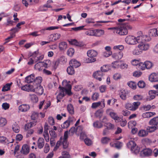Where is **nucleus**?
I'll list each match as a JSON object with an SVG mask.
<instances>
[{"mask_svg": "<svg viewBox=\"0 0 158 158\" xmlns=\"http://www.w3.org/2000/svg\"><path fill=\"white\" fill-rule=\"evenodd\" d=\"M62 85L65 87H61L60 86L59 87V93L57 96V102L60 101V99H62L65 94L70 96L73 94L71 91V86L69 84L66 80H64L62 82Z\"/></svg>", "mask_w": 158, "mask_h": 158, "instance_id": "1", "label": "nucleus"}, {"mask_svg": "<svg viewBox=\"0 0 158 158\" xmlns=\"http://www.w3.org/2000/svg\"><path fill=\"white\" fill-rule=\"evenodd\" d=\"M132 28V27L128 23H125L115 28L114 32H115L119 35H125L128 33V30H131Z\"/></svg>", "mask_w": 158, "mask_h": 158, "instance_id": "2", "label": "nucleus"}, {"mask_svg": "<svg viewBox=\"0 0 158 158\" xmlns=\"http://www.w3.org/2000/svg\"><path fill=\"white\" fill-rule=\"evenodd\" d=\"M30 56H32L33 58V59L30 58V64H32L34 62L42 60L44 57V56L43 55H40L38 49L32 53L30 55Z\"/></svg>", "mask_w": 158, "mask_h": 158, "instance_id": "3", "label": "nucleus"}, {"mask_svg": "<svg viewBox=\"0 0 158 158\" xmlns=\"http://www.w3.org/2000/svg\"><path fill=\"white\" fill-rule=\"evenodd\" d=\"M42 80L41 77H39V78L35 81V82L33 83L32 84H30V91L35 92L36 89L39 86L40 84L41 83Z\"/></svg>", "mask_w": 158, "mask_h": 158, "instance_id": "4", "label": "nucleus"}, {"mask_svg": "<svg viewBox=\"0 0 158 158\" xmlns=\"http://www.w3.org/2000/svg\"><path fill=\"white\" fill-rule=\"evenodd\" d=\"M125 41L128 44L133 45L136 44V38L132 36H127L125 39Z\"/></svg>", "mask_w": 158, "mask_h": 158, "instance_id": "5", "label": "nucleus"}, {"mask_svg": "<svg viewBox=\"0 0 158 158\" xmlns=\"http://www.w3.org/2000/svg\"><path fill=\"white\" fill-rule=\"evenodd\" d=\"M60 36V34L56 33L53 34H51L48 37L49 40L50 41H54L59 39Z\"/></svg>", "mask_w": 158, "mask_h": 158, "instance_id": "6", "label": "nucleus"}, {"mask_svg": "<svg viewBox=\"0 0 158 158\" xmlns=\"http://www.w3.org/2000/svg\"><path fill=\"white\" fill-rule=\"evenodd\" d=\"M29 148L28 145L26 144L23 145L22 148L20 150L21 153L26 155L29 152Z\"/></svg>", "mask_w": 158, "mask_h": 158, "instance_id": "7", "label": "nucleus"}, {"mask_svg": "<svg viewBox=\"0 0 158 158\" xmlns=\"http://www.w3.org/2000/svg\"><path fill=\"white\" fill-rule=\"evenodd\" d=\"M138 45L139 46V47L141 49L142 52L143 51H146L148 50L150 47L149 44L144 42L140 43Z\"/></svg>", "mask_w": 158, "mask_h": 158, "instance_id": "8", "label": "nucleus"}, {"mask_svg": "<svg viewBox=\"0 0 158 158\" xmlns=\"http://www.w3.org/2000/svg\"><path fill=\"white\" fill-rule=\"evenodd\" d=\"M103 74V73L102 71L99 70L94 73L93 74V76L99 81H101L102 80V77Z\"/></svg>", "mask_w": 158, "mask_h": 158, "instance_id": "9", "label": "nucleus"}, {"mask_svg": "<svg viewBox=\"0 0 158 158\" xmlns=\"http://www.w3.org/2000/svg\"><path fill=\"white\" fill-rule=\"evenodd\" d=\"M87 56L92 59H96L95 57L98 55V52L94 50H89L87 51Z\"/></svg>", "mask_w": 158, "mask_h": 158, "instance_id": "10", "label": "nucleus"}, {"mask_svg": "<svg viewBox=\"0 0 158 158\" xmlns=\"http://www.w3.org/2000/svg\"><path fill=\"white\" fill-rule=\"evenodd\" d=\"M149 97L148 99L151 100L154 98L156 96H158V93L157 90H151L149 91Z\"/></svg>", "mask_w": 158, "mask_h": 158, "instance_id": "11", "label": "nucleus"}, {"mask_svg": "<svg viewBox=\"0 0 158 158\" xmlns=\"http://www.w3.org/2000/svg\"><path fill=\"white\" fill-rule=\"evenodd\" d=\"M69 64L70 66L74 68H76L79 66L81 64L75 59H72L69 62Z\"/></svg>", "mask_w": 158, "mask_h": 158, "instance_id": "12", "label": "nucleus"}, {"mask_svg": "<svg viewBox=\"0 0 158 158\" xmlns=\"http://www.w3.org/2000/svg\"><path fill=\"white\" fill-rule=\"evenodd\" d=\"M149 79L151 82H157L158 81V75L156 73H152L150 75Z\"/></svg>", "mask_w": 158, "mask_h": 158, "instance_id": "13", "label": "nucleus"}, {"mask_svg": "<svg viewBox=\"0 0 158 158\" xmlns=\"http://www.w3.org/2000/svg\"><path fill=\"white\" fill-rule=\"evenodd\" d=\"M142 52L141 50L139 47L138 45L134 48L132 51V53L135 55H139L141 54Z\"/></svg>", "mask_w": 158, "mask_h": 158, "instance_id": "14", "label": "nucleus"}, {"mask_svg": "<svg viewBox=\"0 0 158 158\" xmlns=\"http://www.w3.org/2000/svg\"><path fill=\"white\" fill-rule=\"evenodd\" d=\"M158 129V126L151 125V126L147 127L146 130L148 133V132L151 133L154 132Z\"/></svg>", "mask_w": 158, "mask_h": 158, "instance_id": "15", "label": "nucleus"}, {"mask_svg": "<svg viewBox=\"0 0 158 158\" xmlns=\"http://www.w3.org/2000/svg\"><path fill=\"white\" fill-rule=\"evenodd\" d=\"M72 121V120L69 118L68 120L64 122V123L61 125V127L63 129L68 128L69 127Z\"/></svg>", "mask_w": 158, "mask_h": 158, "instance_id": "16", "label": "nucleus"}, {"mask_svg": "<svg viewBox=\"0 0 158 158\" xmlns=\"http://www.w3.org/2000/svg\"><path fill=\"white\" fill-rule=\"evenodd\" d=\"M149 124L151 125L158 126V117H155L151 119L149 122Z\"/></svg>", "mask_w": 158, "mask_h": 158, "instance_id": "17", "label": "nucleus"}, {"mask_svg": "<svg viewBox=\"0 0 158 158\" xmlns=\"http://www.w3.org/2000/svg\"><path fill=\"white\" fill-rule=\"evenodd\" d=\"M152 153V151L150 149H145L142 151L141 152V155L144 154L145 156H149Z\"/></svg>", "mask_w": 158, "mask_h": 158, "instance_id": "18", "label": "nucleus"}, {"mask_svg": "<svg viewBox=\"0 0 158 158\" xmlns=\"http://www.w3.org/2000/svg\"><path fill=\"white\" fill-rule=\"evenodd\" d=\"M59 48L61 51L65 50L67 47V43L65 42H62L59 44Z\"/></svg>", "mask_w": 158, "mask_h": 158, "instance_id": "19", "label": "nucleus"}, {"mask_svg": "<svg viewBox=\"0 0 158 158\" xmlns=\"http://www.w3.org/2000/svg\"><path fill=\"white\" fill-rule=\"evenodd\" d=\"M43 65L41 62H39L35 65L34 68L35 70L40 71L43 69Z\"/></svg>", "mask_w": 158, "mask_h": 158, "instance_id": "20", "label": "nucleus"}, {"mask_svg": "<svg viewBox=\"0 0 158 158\" xmlns=\"http://www.w3.org/2000/svg\"><path fill=\"white\" fill-rule=\"evenodd\" d=\"M38 146L39 148L41 149L43 147L44 144V141L42 138H39L38 141Z\"/></svg>", "mask_w": 158, "mask_h": 158, "instance_id": "21", "label": "nucleus"}, {"mask_svg": "<svg viewBox=\"0 0 158 158\" xmlns=\"http://www.w3.org/2000/svg\"><path fill=\"white\" fill-rule=\"evenodd\" d=\"M95 36L97 37H100L104 34V31L102 29L95 30Z\"/></svg>", "mask_w": 158, "mask_h": 158, "instance_id": "22", "label": "nucleus"}, {"mask_svg": "<svg viewBox=\"0 0 158 158\" xmlns=\"http://www.w3.org/2000/svg\"><path fill=\"white\" fill-rule=\"evenodd\" d=\"M109 114L112 118L115 120L116 122H119V119H121L120 118V117H118L116 113L113 112H110Z\"/></svg>", "mask_w": 158, "mask_h": 158, "instance_id": "23", "label": "nucleus"}, {"mask_svg": "<svg viewBox=\"0 0 158 158\" xmlns=\"http://www.w3.org/2000/svg\"><path fill=\"white\" fill-rule=\"evenodd\" d=\"M102 103L103 105V106H102V108L104 107L105 106V102L104 100H103L101 102H94L93 103L92 106V107L93 108H96L98 107V106L101 105Z\"/></svg>", "mask_w": 158, "mask_h": 158, "instance_id": "24", "label": "nucleus"}, {"mask_svg": "<svg viewBox=\"0 0 158 158\" xmlns=\"http://www.w3.org/2000/svg\"><path fill=\"white\" fill-rule=\"evenodd\" d=\"M155 114V112H148L143 113L142 114V117L144 118H149Z\"/></svg>", "mask_w": 158, "mask_h": 158, "instance_id": "25", "label": "nucleus"}, {"mask_svg": "<svg viewBox=\"0 0 158 158\" xmlns=\"http://www.w3.org/2000/svg\"><path fill=\"white\" fill-rule=\"evenodd\" d=\"M138 135L140 137H144L146 136L148 134L147 131L144 130H141L139 131Z\"/></svg>", "mask_w": 158, "mask_h": 158, "instance_id": "26", "label": "nucleus"}, {"mask_svg": "<svg viewBox=\"0 0 158 158\" xmlns=\"http://www.w3.org/2000/svg\"><path fill=\"white\" fill-rule=\"evenodd\" d=\"M44 92V89L42 86H41L40 84L39 86L37 87L36 89V90L35 92L38 94L41 95Z\"/></svg>", "mask_w": 158, "mask_h": 158, "instance_id": "27", "label": "nucleus"}, {"mask_svg": "<svg viewBox=\"0 0 158 158\" xmlns=\"http://www.w3.org/2000/svg\"><path fill=\"white\" fill-rule=\"evenodd\" d=\"M12 129L13 131L15 133H18L20 131V127L16 123H14L12 126Z\"/></svg>", "mask_w": 158, "mask_h": 158, "instance_id": "28", "label": "nucleus"}, {"mask_svg": "<svg viewBox=\"0 0 158 158\" xmlns=\"http://www.w3.org/2000/svg\"><path fill=\"white\" fill-rule=\"evenodd\" d=\"M136 144L133 141H129L127 144V146L128 148H130L131 150H132L134 149V147H135Z\"/></svg>", "mask_w": 158, "mask_h": 158, "instance_id": "29", "label": "nucleus"}, {"mask_svg": "<svg viewBox=\"0 0 158 158\" xmlns=\"http://www.w3.org/2000/svg\"><path fill=\"white\" fill-rule=\"evenodd\" d=\"M7 123V120L5 118L0 117V127L4 126Z\"/></svg>", "mask_w": 158, "mask_h": 158, "instance_id": "30", "label": "nucleus"}, {"mask_svg": "<svg viewBox=\"0 0 158 158\" xmlns=\"http://www.w3.org/2000/svg\"><path fill=\"white\" fill-rule=\"evenodd\" d=\"M67 71L68 74L70 75L73 74L75 72L74 68L71 66L68 67Z\"/></svg>", "mask_w": 158, "mask_h": 158, "instance_id": "31", "label": "nucleus"}, {"mask_svg": "<svg viewBox=\"0 0 158 158\" xmlns=\"http://www.w3.org/2000/svg\"><path fill=\"white\" fill-rule=\"evenodd\" d=\"M93 126L95 128H100L102 127L103 125L101 122L98 121H96L94 123Z\"/></svg>", "mask_w": 158, "mask_h": 158, "instance_id": "32", "label": "nucleus"}, {"mask_svg": "<svg viewBox=\"0 0 158 158\" xmlns=\"http://www.w3.org/2000/svg\"><path fill=\"white\" fill-rule=\"evenodd\" d=\"M149 36H156L157 35V31L156 28L150 30L149 31Z\"/></svg>", "mask_w": 158, "mask_h": 158, "instance_id": "33", "label": "nucleus"}, {"mask_svg": "<svg viewBox=\"0 0 158 158\" xmlns=\"http://www.w3.org/2000/svg\"><path fill=\"white\" fill-rule=\"evenodd\" d=\"M123 116H121L120 117V118L121 119H119V122H120L121 126L123 127L126 125L127 122L125 119H123Z\"/></svg>", "mask_w": 158, "mask_h": 158, "instance_id": "34", "label": "nucleus"}, {"mask_svg": "<svg viewBox=\"0 0 158 158\" xmlns=\"http://www.w3.org/2000/svg\"><path fill=\"white\" fill-rule=\"evenodd\" d=\"M103 111L102 109H99L95 113V116L97 118H100L103 114Z\"/></svg>", "mask_w": 158, "mask_h": 158, "instance_id": "35", "label": "nucleus"}, {"mask_svg": "<svg viewBox=\"0 0 158 158\" xmlns=\"http://www.w3.org/2000/svg\"><path fill=\"white\" fill-rule=\"evenodd\" d=\"M127 85L131 88L135 89L136 87V84L133 81H130L127 83Z\"/></svg>", "mask_w": 158, "mask_h": 158, "instance_id": "36", "label": "nucleus"}, {"mask_svg": "<svg viewBox=\"0 0 158 158\" xmlns=\"http://www.w3.org/2000/svg\"><path fill=\"white\" fill-rule=\"evenodd\" d=\"M143 37V42H147L150 41L151 40V38L149 36L147 35H142Z\"/></svg>", "mask_w": 158, "mask_h": 158, "instance_id": "37", "label": "nucleus"}, {"mask_svg": "<svg viewBox=\"0 0 158 158\" xmlns=\"http://www.w3.org/2000/svg\"><path fill=\"white\" fill-rule=\"evenodd\" d=\"M30 98L31 101L34 103H36L38 101V98L35 95H31Z\"/></svg>", "mask_w": 158, "mask_h": 158, "instance_id": "38", "label": "nucleus"}, {"mask_svg": "<svg viewBox=\"0 0 158 158\" xmlns=\"http://www.w3.org/2000/svg\"><path fill=\"white\" fill-rule=\"evenodd\" d=\"M60 140L62 144L63 148L65 149L66 148L68 145L67 140L60 139Z\"/></svg>", "mask_w": 158, "mask_h": 158, "instance_id": "39", "label": "nucleus"}, {"mask_svg": "<svg viewBox=\"0 0 158 158\" xmlns=\"http://www.w3.org/2000/svg\"><path fill=\"white\" fill-rule=\"evenodd\" d=\"M70 43L76 46H81V44L77 41L75 40H71L69 41Z\"/></svg>", "mask_w": 158, "mask_h": 158, "instance_id": "40", "label": "nucleus"}, {"mask_svg": "<svg viewBox=\"0 0 158 158\" xmlns=\"http://www.w3.org/2000/svg\"><path fill=\"white\" fill-rule=\"evenodd\" d=\"M121 93L120 94V97L123 100H125L126 99V93L124 90H122L121 91Z\"/></svg>", "mask_w": 158, "mask_h": 158, "instance_id": "41", "label": "nucleus"}, {"mask_svg": "<svg viewBox=\"0 0 158 158\" xmlns=\"http://www.w3.org/2000/svg\"><path fill=\"white\" fill-rule=\"evenodd\" d=\"M144 63L145 65V67L147 69H150L153 66L152 63L150 61H147Z\"/></svg>", "mask_w": 158, "mask_h": 158, "instance_id": "42", "label": "nucleus"}, {"mask_svg": "<svg viewBox=\"0 0 158 158\" xmlns=\"http://www.w3.org/2000/svg\"><path fill=\"white\" fill-rule=\"evenodd\" d=\"M11 84L7 83L3 86L2 89L3 91H6L10 89Z\"/></svg>", "mask_w": 158, "mask_h": 158, "instance_id": "43", "label": "nucleus"}, {"mask_svg": "<svg viewBox=\"0 0 158 158\" xmlns=\"http://www.w3.org/2000/svg\"><path fill=\"white\" fill-rule=\"evenodd\" d=\"M95 30H89L85 32L86 35L90 36H95Z\"/></svg>", "mask_w": 158, "mask_h": 158, "instance_id": "44", "label": "nucleus"}, {"mask_svg": "<svg viewBox=\"0 0 158 158\" xmlns=\"http://www.w3.org/2000/svg\"><path fill=\"white\" fill-rule=\"evenodd\" d=\"M109 69V67L108 65H104L101 68V71L103 72H106Z\"/></svg>", "mask_w": 158, "mask_h": 158, "instance_id": "45", "label": "nucleus"}, {"mask_svg": "<svg viewBox=\"0 0 158 158\" xmlns=\"http://www.w3.org/2000/svg\"><path fill=\"white\" fill-rule=\"evenodd\" d=\"M39 77L35 78L34 74H33L30 75V83L32 82H35V81L39 78Z\"/></svg>", "mask_w": 158, "mask_h": 158, "instance_id": "46", "label": "nucleus"}, {"mask_svg": "<svg viewBox=\"0 0 158 158\" xmlns=\"http://www.w3.org/2000/svg\"><path fill=\"white\" fill-rule=\"evenodd\" d=\"M14 22L12 20H11L10 18H8L7 19V22L5 23V24L6 26L12 25L13 23Z\"/></svg>", "mask_w": 158, "mask_h": 158, "instance_id": "47", "label": "nucleus"}, {"mask_svg": "<svg viewBox=\"0 0 158 158\" xmlns=\"http://www.w3.org/2000/svg\"><path fill=\"white\" fill-rule=\"evenodd\" d=\"M138 66V68L142 70H144L146 68L145 63L139 62Z\"/></svg>", "mask_w": 158, "mask_h": 158, "instance_id": "48", "label": "nucleus"}, {"mask_svg": "<svg viewBox=\"0 0 158 158\" xmlns=\"http://www.w3.org/2000/svg\"><path fill=\"white\" fill-rule=\"evenodd\" d=\"M21 89L23 90L29 92L30 91V84L25 85L22 86Z\"/></svg>", "mask_w": 158, "mask_h": 158, "instance_id": "49", "label": "nucleus"}, {"mask_svg": "<svg viewBox=\"0 0 158 158\" xmlns=\"http://www.w3.org/2000/svg\"><path fill=\"white\" fill-rule=\"evenodd\" d=\"M105 126L109 130L113 129L114 127V125L110 123H106V125Z\"/></svg>", "mask_w": 158, "mask_h": 158, "instance_id": "50", "label": "nucleus"}, {"mask_svg": "<svg viewBox=\"0 0 158 158\" xmlns=\"http://www.w3.org/2000/svg\"><path fill=\"white\" fill-rule=\"evenodd\" d=\"M119 62L118 61H115L112 63V67L114 68H117L119 66Z\"/></svg>", "mask_w": 158, "mask_h": 158, "instance_id": "51", "label": "nucleus"}, {"mask_svg": "<svg viewBox=\"0 0 158 158\" xmlns=\"http://www.w3.org/2000/svg\"><path fill=\"white\" fill-rule=\"evenodd\" d=\"M110 139L107 137L102 138L101 140L102 143L103 144H106L109 141Z\"/></svg>", "mask_w": 158, "mask_h": 158, "instance_id": "52", "label": "nucleus"}, {"mask_svg": "<svg viewBox=\"0 0 158 158\" xmlns=\"http://www.w3.org/2000/svg\"><path fill=\"white\" fill-rule=\"evenodd\" d=\"M84 141L85 144L88 146H90L92 144L91 140L88 138H85Z\"/></svg>", "mask_w": 158, "mask_h": 158, "instance_id": "53", "label": "nucleus"}, {"mask_svg": "<svg viewBox=\"0 0 158 158\" xmlns=\"http://www.w3.org/2000/svg\"><path fill=\"white\" fill-rule=\"evenodd\" d=\"M96 61V59H92L89 57L86 58L85 61L86 63H90L94 62Z\"/></svg>", "mask_w": 158, "mask_h": 158, "instance_id": "54", "label": "nucleus"}, {"mask_svg": "<svg viewBox=\"0 0 158 158\" xmlns=\"http://www.w3.org/2000/svg\"><path fill=\"white\" fill-rule=\"evenodd\" d=\"M134 149L131 150V151L133 152H134L135 154H137L139 153L140 151L139 148L136 145L135 146V147H134Z\"/></svg>", "mask_w": 158, "mask_h": 158, "instance_id": "55", "label": "nucleus"}, {"mask_svg": "<svg viewBox=\"0 0 158 158\" xmlns=\"http://www.w3.org/2000/svg\"><path fill=\"white\" fill-rule=\"evenodd\" d=\"M58 60L59 62L63 64L66 63V59L64 56H61Z\"/></svg>", "mask_w": 158, "mask_h": 158, "instance_id": "56", "label": "nucleus"}, {"mask_svg": "<svg viewBox=\"0 0 158 158\" xmlns=\"http://www.w3.org/2000/svg\"><path fill=\"white\" fill-rule=\"evenodd\" d=\"M50 150V147L49 144L46 143L44 148V152L45 153H48Z\"/></svg>", "mask_w": 158, "mask_h": 158, "instance_id": "57", "label": "nucleus"}, {"mask_svg": "<svg viewBox=\"0 0 158 158\" xmlns=\"http://www.w3.org/2000/svg\"><path fill=\"white\" fill-rule=\"evenodd\" d=\"M99 95L98 93H95L93 94L92 96V98L94 101L96 100L99 97Z\"/></svg>", "mask_w": 158, "mask_h": 158, "instance_id": "58", "label": "nucleus"}, {"mask_svg": "<svg viewBox=\"0 0 158 158\" xmlns=\"http://www.w3.org/2000/svg\"><path fill=\"white\" fill-rule=\"evenodd\" d=\"M138 85L140 88H143L145 86V83L143 81H140L138 83Z\"/></svg>", "mask_w": 158, "mask_h": 158, "instance_id": "59", "label": "nucleus"}, {"mask_svg": "<svg viewBox=\"0 0 158 158\" xmlns=\"http://www.w3.org/2000/svg\"><path fill=\"white\" fill-rule=\"evenodd\" d=\"M23 138V136L22 135L18 134L16 136L15 139L17 141H20L22 140Z\"/></svg>", "mask_w": 158, "mask_h": 158, "instance_id": "60", "label": "nucleus"}, {"mask_svg": "<svg viewBox=\"0 0 158 158\" xmlns=\"http://www.w3.org/2000/svg\"><path fill=\"white\" fill-rule=\"evenodd\" d=\"M80 138L82 140L87 138V135L85 131H82L80 133Z\"/></svg>", "mask_w": 158, "mask_h": 158, "instance_id": "61", "label": "nucleus"}, {"mask_svg": "<svg viewBox=\"0 0 158 158\" xmlns=\"http://www.w3.org/2000/svg\"><path fill=\"white\" fill-rule=\"evenodd\" d=\"M76 131V128L74 127H73L71 128L69 132L71 135H73L74 133Z\"/></svg>", "mask_w": 158, "mask_h": 158, "instance_id": "62", "label": "nucleus"}, {"mask_svg": "<svg viewBox=\"0 0 158 158\" xmlns=\"http://www.w3.org/2000/svg\"><path fill=\"white\" fill-rule=\"evenodd\" d=\"M74 53V50L72 48H69L68 51L67 53L68 55L70 56H72Z\"/></svg>", "mask_w": 158, "mask_h": 158, "instance_id": "63", "label": "nucleus"}, {"mask_svg": "<svg viewBox=\"0 0 158 158\" xmlns=\"http://www.w3.org/2000/svg\"><path fill=\"white\" fill-rule=\"evenodd\" d=\"M49 133L50 135L52 136V138H56L57 136V134L53 130H52L50 131Z\"/></svg>", "mask_w": 158, "mask_h": 158, "instance_id": "64", "label": "nucleus"}]
</instances>
